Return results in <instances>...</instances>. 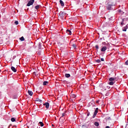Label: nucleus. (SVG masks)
Wrapping results in <instances>:
<instances>
[{
	"mask_svg": "<svg viewBox=\"0 0 128 128\" xmlns=\"http://www.w3.org/2000/svg\"><path fill=\"white\" fill-rule=\"evenodd\" d=\"M106 8L107 10H114V5L110 4H109V3H108V4L106 6Z\"/></svg>",
	"mask_w": 128,
	"mask_h": 128,
	"instance_id": "1",
	"label": "nucleus"
},
{
	"mask_svg": "<svg viewBox=\"0 0 128 128\" xmlns=\"http://www.w3.org/2000/svg\"><path fill=\"white\" fill-rule=\"evenodd\" d=\"M34 0H29L27 4V6H32V4H34Z\"/></svg>",
	"mask_w": 128,
	"mask_h": 128,
	"instance_id": "2",
	"label": "nucleus"
},
{
	"mask_svg": "<svg viewBox=\"0 0 128 128\" xmlns=\"http://www.w3.org/2000/svg\"><path fill=\"white\" fill-rule=\"evenodd\" d=\"M98 108H96V109L94 110V115L92 116V118H94L96 116V114H98Z\"/></svg>",
	"mask_w": 128,
	"mask_h": 128,
	"instance_id": "3",
	"label": "nucleus"
},
{
	"mask_svg": "<svg viewBox=\"0 0 128 128\" xmlns=\"http://www.w3.org/2000/svg\"><path fill=\"white\" fill-rule=\"evenodd\" d=\"M44 106L48 110L50 108V103L46 102L43 104Z\"/></svg>",
	"mask_w": 128,
	"mask_h": 128,
	"instance_id": "4",
	"label": "nucleus"
},
{
	"mask_svg": "<svg viewBox=\"0 0 128 128\" xmlns=\"http://www.w3.org/2000/svg\"><path fill=\"white\" fill-rule=\"evenodd\" d=\"M110 82H114V80H118V78H109Z\"/></svg>",
	"mask_w": 128,
	"mask_h": 128,
	"instance_id": "5",
	"label": "nucleus"
},
{
	"mask_svg": "<svg viewBox=\"0 0 128 128\" xmlns=\"http://www.w3.org/2000/svg\"><path fill=\"white\" fill-rule=\"evenodd\" d=\"M128 30V24L126 26L122 28L123 32H126V30Z\"/></svg>",
	"mask_w": 128,
	"mask_h": 128,
	"instance_id": "6",
	"label": "nucleus"
},
{
	"mask_svg": "<svg viewBox=\"0 0 128 128\" xmlns=\"http://www.w3.org/2000/svg\"><path fill=\"white\" fill-rule=\"evenodd\" d=\"M106 46H104L101 48V52H106Z\"/></svg>",
	"mask_w": 128,
	"mask_h": 128,
	"instance_id": "7",
	"label": "nucleus"
},
{
	"mask_svg": "<svg viewBox=\"0 0 128 128\" xmlns=\"http://www.w3.org/2000/svg\"><path fill=\"white\" fill-rule=\"evenodd\" d=\"M108 88V85H104L102 86V88L104 90H106L108 88Z\"/></svg>",
	"mask_w": 128,
	"mask_h": 128,
	"instance_id": "8",
	"label": "nucleus"
},
{
	"mask_svg": "<svg viewBox=\"0 0 128 128\" xmlns=\"http://www.w3.org/2000/svg\"><path fill=\"white\" fill-rule=\"evenodd\" d=\"M11 70L14 72H16V69L14 66H11Z\"/></svg>",
	"mask_w": 128,
	"mask_h": 128,
	"instance_id": "9",
	"label": "nucleus"
},
{
	"mask_svg": "<svg viewBox=\"0 0 128 128\" xmlns=\"http://www.w3.org/2000/svg\"><path fill=\"white\" fill-rule=\"evenodd\" d=\"M35 102H39L40 103L42 102V100L39 98H36L35 100Z\"/></svg>",
	"mask_w": 128,
	"mask_h": 128,
	"instance_id": "10",
	"label": "nucleus"
},
{
	"mask_svg": "<svg viewBox=\"0 0 128 128\" xmlns=\"http://www.w3.org/2000/svg\"><path fill=\"white\" fill-rule=\"evenodd\" d=\"M60 2L62 6H64V2H62V0H60Z\"/></svg>",
	"mask_w": 128,
	"mask_h": 128,
	"instance_id": "11",
	"label": "nucleus"
},
{
	"mask_svg": "<svg viewBox=\"0 0 128 128\" xmlns=\"http://www.w3.org/2000/svg\"><path fill=\"white\" fill-rule=\"evenodd\" d=\"M28 94L29 96H32V94H33L32 92V90H28Z\"/></svg>",
	"mask_w": 128,
	"mask_h": 128,
	"instance_id": "12",
	"label": "nucleus"
},
{
	"mask_svg": "<svg viewBox=\"0 0 128 128\" xmlns=\"http://www.w3.org/2000/svg\"><path fill=\"white\" fill-rule=\"evenodd\" d=\"M48 81H44L43 82V86H48Z\"/></svg>",
	"mask_w": 128,
	"mask_h": 128,
	"instance_id": "13",
	"label": "nucleus"
},
{
	"mask_svg": "<svg viewBox=\"0 0 128 128\" xmlns=\"http://www.w3.org/2000/svg\"><path fill=\"white\" fill-rule=\"evenodd\" d=\"M66 32H74V31L72 30V29H70V30H66Z\"/></svg>",
	"mask_w": 128,
	"mask_h": 128,
	"instance_id": "14",
	"label": "nucleus"
},
{
	"mask_svg": "<svg viewBox=\"0 0 128 128\" xmlns=\"http://www.w3.org/2000/svg\"><path fill=\"white\" fill-rule=\"evenodd\" d=\"M40 8V5H37V6H35L36 10H38V8Z\"/></svg>",
	"mask_w": 128,
	"mask_h": 128,
	"instance_id": "15",
	"label": "nucleus"
},
{
	"mask_svg": "<svg viewBox=\"0 0 128 128\" xmlns=\"http://www.w3.org/2000/svg\"><path fill=\"white\" fill-rule=\"evenodd\" d=\"M94 124L96 126H100V124L96 122L94 123Z\"/></svg>",
	"mask_w": 128,
	"mask_h": 128,
	"instance_id": "16",
	"label": "nucleus"
},
{
	"mask_svg": "<svg viewBox=\"0 0 128 128\" xmlns=\"http://www.w3.org/2000/svg\"><path fill=\"white\" fill-rule=\"evenodd\" d=\"M114 84V82L112 81H110V82H109V84L110 86H113V84Z\"/></svg>",
	"mask_w": 128,
	"mask_h": 128,
	"instance_id": "17",
	"label": "nucleus"
},
{
	"mask_svg": "<svg viewBox=\"0 0 128 128\" xmlns=\"http://www.w3.org/2000/svg\"><path fill=\"white\" fill-rule=\"evenodd\" d=\"M20 40H21V42H24V36H22L20 38Z\"/></svg>",
	"mask_w": 128,
	"mask_h": 128,
	"instance_id": "18",
	"label": "nucleus"
},
{
	"mask_svg": "<svg viewBox=\"0 0 128 128\" xmlns=\"http://www.w3.org/2000/svg\"><path fill=\"white\" fill-rule=\"evenodd\" d=\"M65 76H66V78H70V74H65Z\"/></svg>",
	"mask_w": 128,
	"mask_h": 128,
	"instance_id": "19",
	"label": "nucleus"
},
{
	"mask_svg": "<svg viewBox=\"0 0 128 128\" xmlns=\"http://www.w3.org/2000/svg\"><path fill=\"white\" fill-rule=\"evenodd\" d=\"M71 98H76V94H72L71 95Z\"/></svg>",
	"mask_w": 128,
	"mask_h": 128,
	"instance_id": "20",
	"label": "nucleus"
},
{
	"mask_svg": "<svg viewBox=\"0 0 128 128\" xmlns=\"http://www.w3.org/2000/svg\"><path fill=\"white\" fill-rule=\"evenodd\" d=\"M72 46L74 48H76V44H72Z\"/></svg>",
	"mask_w": 128,
	"mask_h": 128,
	"instance_id": "21",
	"label": "nucleus"
},
{
	"mask_svg": "<svg viewBox=\"0 0 128 128\" xmlns=\"http://www.w3.org/2000/svg\"><path fill=\"white\" fill-rule=\"evenodd\" d=\"M39 124H40V126H44V123L42 122H39Z\"/></svg>",
	"mask_w": 128,
	"mask_h": 128,
	"instance_id": "22",
	"label": "nucleus"
},
{
	"mask_svg": "<svg viewBox=\"0 0 128 128\" xmlns=\"http://www.w3.org/2000/svg\"><path fill=\"white\" fill-rule=\"evenodd\" d=\"M15 121H16V118H11V122H14Z\"/></svg>",
	"mask_w": 128,
	"mask_h": 128,
	"instance_id": "23",
	"label": "nucleus"
},
{
	"mask_svg": "<svg viewBox=\"0 0 128 128\" xmlns=\"http://www.w3.org/2000/svg\"><path fill=\"white\" fill-rule=\"evenodd\" d=\"M96 62H98V64H100V60H96Z\"/></svg>",
	"mask_w": 128,
	"mask_h": 128,
	"instance_id": "24",
	"label": "nucleus"
},
{
	"mask_svg": "<svg viewBox=\"0 0 128 128\" xmlns=\"http://www.w3.org/2000/svg\"><path fill=\"white\" fill-rule=\"evenodd\" d=\"M14 24H16V26H18V21H15Z\"/></svg>",
	"mask_w": 128,
	"mask_h": 128,
	"instance_id": "25",
	"label": "nucleus"
},
{
	"mask_svg": "<svg viewBox=\"0 0 128 128\" xmlns=\"http://www.w3.org/2000/svg\"><path fill=\"white\" fill-rule=\"evenodd\" d=\"M124 19H122V20L120 24L121 26H124Z\"/></svg>",
	"mask_w": 128,
	"mask_h": 128,
	"instance_id": "26",
	"label": "nucleus"
},
{
	"mask_svg": "<svg viewBox=\"0 0 128 128\" xmlns=\"http://www.w3.org/2000/svg\"><path fill=\"white\" fill-rule=\"evenodd\" d=\"M64 116H66V113L64 112L62 114V118H64Z\"/></svg>",
	"mask_w": 128,
	"mask_h": 128,
	"instance_id": "27",
	"label": "nucleus"
},
{
	"mask_svg": "<svg viewBox=\"0 0 128 128\" xmlns=\"http://www.w3.org/2000/svg\"><path fill=\"white\" fill-rule=\"evenodd\" d=\"M95 48L96 50H98V45H96Z\"/></svg>",
	"mask_w": 128,
	"mask_h": 128,
	"instance_id": "28",
	"label": "nucleus"
},
{
	"mask_svg": "<svg viewBox=\"0 0 128 128\" xmlns=\"http://www.w3.org/2000/svg\"><path fill=\"white\" fill-rule=\"evenodd\" d=\"M102 44H103V46H106V42H102Z\"/></svg>",
	"mask_w": 128,
	"mask_h": 128,
	"instance_id": "29",
	"label": "nucleus"
},
{
	"mask_svg": "<svg viewBox=\"0 0 128 128\" xmlns=\"http://www.w3.org/2000/svg\"><path fill=\"white\" fill-rule=\"evenodd\" d=\"M102 62H104V58H101Z\"/></svg>",
	"mask_w": 128,
	"mask_h": 128,
	"instance_id": "30",
	"label": "nucleus"
},
{
	"mask_svg": "<svg viewBox=\"0 0 128 128\" xmlns=\"http://www.w3.org/2000/svg\"><path fill=\"white\" fill-rule=\"evenodd\" d=\"M107 90H110V87L108 86V87H106Z\"/></svg>",
	"mask_w": 128,
	"mask_h": 128,
	"instance_id": "31",
	"label": "nucleus"
},
{
	"mask_svg": "<svg viewBox=\"0 0 128 128\" xmlns=\"http://www.w3.org/2000/svg\"><path fill=\"white\" fill-rule=\"evenodd\" d=\"M38 30H39L38 29V28H36V32H38Z\"/></svg>",
	"mask_w": 128,
	"mask_h": 128,
	"instance_id": "32",
	"label": "nucleus"
},
{
	"mask_svg": "<svg viewBox=\"0 0 128 128\" xmlns=\"http://www.w3.org/2000/svg\"><path fill=\"white\" fill-rule=\"evenodd\" d=\"M106 128H110V127L109 126H106Z\"/></svg>",
	"mask_w": 128,
	"mask_h": 128,
	"instance_id": "33",
	"label": "nucleus"
},
{
	"mask_svg": "<svg viewBox=\"0 0 128 128\" xmlns=\"http://www.w3.org/2000/svg\"><path fill=\"white\" fill-rule=\"evenodd\" d=\"M98 101H96V104H98Z\"/></svg>",
	"mask_w": 128,
	"mask_h": 128,
	"instance_id": "34",
	"label": "nucleus"
},
{
	"mask_svg": "<svg viewBox=\"0 0 128 128\" xmlns=\"http://www.w3.org/2000/svg\"><path fill=\"white\" fill-rule=\"evenodd\" d=\"M69 34H70V36H72V32H70Z\"/></svg>",
	"mask_w": 128,
	"mask_h": 128,
	"instance_id": "35",
	"label": "nucleus"
},
{
	"mask_svg": "<svg viewBox=\"0 0 128 128\" xmlns=\"http://www.w3.org/2000/svg\"><path fill=\"white\" fill-rule=\"evenodd\" d=\"M42 44H39V46H40Z\"/></svg>",
	"mask_w": 128,
	"mask_h": 128,
	"instance_id": "36",
	"label": "nucleus"
},
{
	"mask_svg": "<svg viewBox=\"0 0 128 128\" xmlns=\"http://www.w3.org/2000/svg\"><path fill=\"white\" fill-rule=\"evenodd\" d=\"M90 116V114H87V116Z\"/></svg>",
	"mask_w": 128,
	"mask_h": 128,
	"instance_id": "37",
	"label": "nucleus"
},
{
	"mask_svg": "<svg viewBox=\"0 0 128 128\" xmlns=\"http://www.w3.org/2000/svg\"><path fill=\"white\" fill-rule=\"evenodd\" d=\"M52 126H54V124L52 125Z\"/></svg>",
	"mask_w": 128,
	"mask_h": 128,
	"instance_id": "38",
	"label": "nucleus"
}]
</instances>
